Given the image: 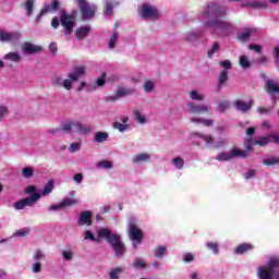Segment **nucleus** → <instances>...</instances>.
<instances>
[{
    "mask_svg": "<svg viewBox=\"0 0 279 279\" xmlns=\"http://www.w3.org/2000/svg\"><path fill=\"white\" fill-rule=\"evenodd\" d=\"M226 14H228V8L210 3L203 9L198 19L199 21H204V19H208V16H215V19L204 22V27H209L214 36H230L234 32V25H232L230 21L221 20Z\"/></svg>",
    "mask_w": 279,
    "mask_h": 279,
    "instance_id": "1",
    "label": "nucleus"
},
{
    "mask_svg": "<svg viewBox=\"0 0 279 279\" xmlns=\"http://www.w3.org/2000/svg\"><path fill=\"white\" fill-rule=\"evenodd\" d=\"M97 235L99 239H105L109 245H111L113 254L117 258H123L125 256V243L121 241V235L119 233L112 232L108 228H100L97 230Z\"/></svg>",
    "mask_w": 279,
    "mask_h": 279,
    "instance_id": "2",
    "label": "nucleus"
},
{
    "mask_svg": "<svg viewBox=\"0 0 279 279\" xmlns=\"http://www.w3.org/2000/svg\"><path fill=\"white\" fill-rule=\"evenodd\" d=\"M86 75V66L78 65L75 66L72 72H70L66 78H62L61 76H54L52 78V85L57 88H64V90H73V84L78 82L81 77H85Z\"/></svg>",
    "mask_w": 279,
    "mask_h": 279,
    "instance_id": "3",
    "label": "nucleus"
},
{
    "mask_svg": "<svg viewBox=\"0 0 279 279\" xmlns=\"http://www.w3.org/2000/svg\"><path fill=\"white\" fill-rule=\"evenodd\" d=\"M258 279H279V256H270L266 265L257 268Z\"/></svg>",
    "mask_w": 279,
    "mask_h": 279,
    "instance_id": "4",
    "label": "nucleus"
},
{
    "mask_svg": "<svg viewBox=\"0 0 279 279\" xmlns=\"http://www.w3.org/2000/svg\"><path fill=\"white\" fill-rule=\"evenodd\" d=\"M138 14L147 21H158L162 16L160 10L150 3H143L138 8Z\"/></svg>",
    "mask_w": 279,
    "mask_h": 279,
    "instance_id": "5",
    "label": "nucleus"
},
{
    "mask_svg": "<svg viewBox=\"0 0 279 279\" xmlns=\"http://www.w3.org/2000/svg\"><path fill=\"white\" fill-rule=\"evenodd\" d=\"M129 239L133 241L134 250L138 248V245L143 243V230L138 228L136 221L130 220L128 223Z\"/></svg>",
    "mask_w": 279,
    "mask_h": 279,
    "instance_id": "6",
    "label": "nucleus"
},
{
    "mask_svg": "<svg viewBox=\"0 0 279 279\" xmlns=\"http://www.w3.org/2000/svg\"><path fill=\"white\" fill-rule=\"evenodd\" d=\"M250 153L247 150H241L238 147H233L230 151H223L216 156V160L218 162H228L230 160H234V158H247Z\"/></svg>",
    "mask_w": 279,
    "mask_h": 279,
    "instance_id": "7",
    "label": "nucleus"
},
{
    "mask_svg": "<svg viewBox=\"0 0 279 279\" xmlns=\"http://www.w3.org/2000/svg\"><path fill=\"white\" fill-rule=\"evenodd\" d=\"M33 262L31 264V271L32 274H40L43 271V262L47 258V253L43 248H36L33 252Z\"/></svg>",
    "mask_w": 279,
    "mask_h": 279,
    "instance_id": "8",
    "label": "nucleus"
},
{
    "mask_svg": "<svg viewBox=\"0 0 279 279\" xmlns=\"http://www.w3.org/2000/svg\"><path fill=\"white\" fill-rule=\"evenodd\" d=\"M190 138L194 141V145H202L203 143L207 149L215 145V136L198 131L192 132Z\"/></svg>",
    "mask_w": 279,
    "mask_h": 279,
    "instance_id": "9",
    "label": "nucleus"
},
{
    "mask_svg": "<svg viewBox=\"0 0 279 279\" xmlns=\"http://www.w3.org/2000/svg\"><path fill=\"white\" fill-rule=\"evenodd\" d=\"M60 23L63 26V29L65 32V36H71V34H73V29L75 28V25H77V22L75 20V15L74 14H69L66 12L61 13Z\"/></svg>",
    "mask_w": 279,
    "mask_h": 279,
    "instance_id": "10",
    "label": "nucleus"
},
{
    "mask_svg": "<svg viewBox=\"0 0 279 279\" xmlns=\"http://www.w3.org/2000/svg\"><path fill=\"white\" fill-rule=\"evenodd\" d=\"M21 40V33L9 32L0 29V43H8L9 45H16Z\"/></svg>",
    "mask_w": 279,
    "mask_h": 279,
    "instance_id": "11",
    "label": "nucleus"
},
{
    "mask_svg": "<svg viewBox=\"0 0 279 279\" xmlns=\"http://www.w3.org/2000/svg\"><path fill=\"white\" fill-rule=\"evenodd\" d=\"M78 8L84 19H93V16H95V12H97V5L89 4L86 0H78Z\"/></svg>",
    "mask_w": 279,
    "mask_h": 279,
    "instance_id": "12",
    "label": "nucleus"
},
{
    "mask_svg": "<svg viewBox=\"0 0 279 279\" xmlns=\"http://www.w3.org/2000/svg\"><path fill=\"white\" fill-rule=\"evenodd\" d=\"M187 112L190 114H210V106L197 105L193 101L187 102Z\"/></svg>",
    "mask_w": 279,
    "mask_h": 279,
    "instance_id": "13",
    "label": "nucleus"
},
{
    "mask_svg": "<svg viewBox=\"0 0 279 279\" xmlns=\"http://www.w3.org/2000/svg\"><path fill=\"white\" fill-rule=\"evenodd\" d=\"M242 8H253L254 10H267L269 2L265 0H246L241 3Z\"/></svg>",
    "mask_w": 279,
    "mask_h": 279,
    "instance_id": "14",
    "label": "nucleus"
},
{
    "mask_svg": "<svg viewBox=\"0 0 279 279\" xmlns=\"http://www.w3.org/2000/svg\"><path fill=\"white\" fill-rule=\"evenodd\" d=\"M21 49L24 56H34L35 53H40V51H43V48L39 45L29 41L22 44Z\"/></svg>",
    "mask_w": 279,
    "mask_h": 279,
    "instance_id": "15",
    "label": "nucleus"
},
{
    "mask_svg": "<svg viewBox=\"0 0 279 279\" xmlns=\"http://www.w3.org/2000/svg\"><path fill=\"white\" fill-rule=\"evenodd\" d=\"M133 118L138 125H147V123H149V116L145 113L143 108L133 109Z\"/></svg>",
    "mask_w": 279,
    "mask_h": 279,
    "instance_id": "16",
    "label": "nucleus"
},
{
    "mask_svg": "<svg viewBox=\"0 0 279 279\" xmlns=\"http://www.w3.org/2000/svg\"><path fill=\"white\" fill-rule=\"evenodd\" d=\"M38 202V196L31 195L26 198H23L14 204L15 210H24L27 206H34Z\"/></svg>",
    "mask_w": 279,
    "mask_h": 279,
    "instance_id": "17",
    "label": "nucleus"
},
{
    "mask_svg": "<svg viewBox=\"0 0 279 279\" xmlns=\"http://www.w3.org/2000/svg\"><path fill=\"white\" fill-rule=\"evenodd\" d=\"M53 189H56V183L53 182V180H50V181H48V182L44 185V187H43V190L39 192V194H35V195H33V196H34V197L37 196V202H38V199H40V197H47V196L51 195V193H53Z\"/></svg>",
    "mask_w": 279,
    "mask_h": 279,
    "instance_id": "18",
    "label": "nucleus"
},
{
    "mask_svg": "<svg viewBox=\"0 0 279 279\" xmlns=\"http://www.w3.org/2000/svg\"><path fill=\"white\" fill-rule=\"evenodd\" d=\"M190 121L194 123V125H204V128H213L215 125L214 119H206L198 116H193Z\"/></svg>",
    "mask_w": 279,
    "mask_h": 279,
    "instance_id": "19",
    "label": "nucleus"
},
{
    "mask_svg": "<svg viewBox=\"0 0 279 279\" xmlns=\"http://www.w3.org/2000/svg\"><path fill=\"white\" fill-rule=\"evenodd\" d=\"M58 8H60V2H58V0H53L51 2V5L45 4L37 16V21H40V19H43V16H45V14H47L49 12H56V10H58Z\"/></svg>",
    "mask_w": 279,
    "mask_h": 279,
    "instance_id": "20",
    "label": "nucleus"
},
{
    "mask_svg": "<svg viewBox=\"0 0 279 279\" xmlns=\"http://www.w3.org/2000/svg\"><path fill=\"white\" fill-rule=\"evenodd\" d=\"M151 160V154L140 153L132 158L133 165H144V162H149Z\"/></svg>",
    "mask_w": 279,
    "mask_h": 279,
    "instance_id": "21",
    "label": "nucleus"
},
{
    "mask_svg": "<svg viewBox=\"0 0 279 279\" xmlns=\"http://www.w3.org/2000/svg\"><path fill=\"white\" fill-rule=\"evenodd\" d=\"M256 132V129L254 128H248L246 129V136L244 138V146L246 151H252V142H254V138H252L254 136Z\"/></svg>",
    "mask_w": 279,
    "mask_h": 279,
    "instance_id": "22",
    "label": "nucleus"
},
{
    "mask_svg": "<svg viewBox=\"0 0 279 279\" xmlns=\"http://www.w3.org/2000/svg\"><path fill=\"white\" fill-rule=\"evenodd\" d=\"M3 60H5L7 62H13L14 64H19V62H22L23 56H21V52L19 51H11L3 57Z\"/></svg>",
    "mask_w": 279,
    "mask_h": 279,
    "instance_id": "23",
    "label": "nucleus"
},
{
    "mask_svg": "<svg viewBox=\"0 0 279 279\" xmlns=\"http://www.w3.org/2000/svg\"><path fill=\"white\" fill-rule=\"evenodd\" d=\"M93 129L88 125H84L82 122L74 121V134H90Z\"/></svg>",
    "mask_w": 279,
    "mask_h": 279,
    "instance_id": "24",
    "label": "nucleus"
},
{
    "mask_svg": "<svg viewBox=\"0 0 279 279\" xmlns=\"http://www.w3.org/2000/svg\"><path fill=\"white\" fill-rule=\"evenodd\" d=\"M253 104L254 102L252 100L248 102H245L243 100H235L233 106L240 112H247L248 110L252 109Z\"/></svg>",
    "mask_w": 279,
    "mask_h": 279,
    "instance_id": "25",
    "label": "nucleus"
},
{
    "mask_svg": "<svg viewBox=\"0 0 279 279\" xmlns=\"http://www.w3.org/2000/svg\"><path fill=\"white\" fill-rule=\"evenodd\" d=\"M156 80H146L143 84V90L146 93V95H153V93H156Z\"/></svg>",
    "mask_w": 279,
    "mask_h": 279,
    "instance_id": "26",
    "label": "nucleus"
},
{
    "mask_svg": "<svg viewBox=\"0 0 279 279\" xmlns=\"http://www.w3.org/2000/svg\"><path fill=\"white\" fill-rule=\"evenodd\" d=\"M35 5H36V0H25L22 3V8L25 11L26 16H32V14H34Z\"/></svg>",
    "mask_w": 279,
    "mask_h": 279,
    "instance_id": "27",
    "label": "nucleus"
},
{
    "mask_svg": "<svg viewBox=\"0 0 279 279\" xmlns=\"http://www.w3.org/2000/svg\"><path fill=\"white\" fill-rule=\"evenodd\" d=\"M171 165L177 171H182L186 165V161L181 156H177L171 159Z\"/></svg>",
    "mask_w": 279,
    "mask_h": 279,
    "instance_id": "28",
    "label": "nucleus"
},
{
    "mask_svg": "<svg viewBox=\"0 0 279 279\" xmlns=\"http://www.w3.org/2000/svg\"><path fill=\"white\" fill-rule=\"evenodd\" d=\"M78 226H92L93 221L90 220V211H83L78 217Z\"/></svg>",
    "mask_w": 279,
    "mask_h": 279,
    "instance_id": "29",
    "label": "nucleus"
},
{
    "mask_svg": "<svg viewBox=\"0 0 279 279\" xmlns=\"http://www.w3.org/2000/svg\"><path fill=\"white\" fill-rule=\"evenodd\" d=\"M254 34H256V28H246L244 32L239 34L238 38L239 40H242V43H245V40H250Z\"/></svg>",
    "mask_w": 279,
    "mask_h": 279,
    "instance_id": "30",
    "label": "nucleus"
},
{
    "mask_svg": "<svg viewBox=\"0 0 279 279\" xmlns=\"http://www.w3.org/2000/svg\"><path fill=\"white\" fill-rule=\"evenodd\" d=\"M189 97L192 101H204L206 99V95L197 89L191 90Z\"/></svg>",
    "mask_w": 279,
    "mask_h": 279,
    "instance_id": "31",
    "label": "nucleus"
},
{
    "mask_svg": "<svg viewBox=\"0 0 279 279\" xmlns=\"http://www.w3.org/2000/svg\"><path fill=\"white\" fill-rule=\"evenodd\" d=\"M123 271H125V267L118 266V267L111 268L108 275L109 279H120L121 274H123Z\"/></svg>",
    "mask_w": 279,
    "mask_h": 279,
    "instance_id": "32",
    "label": "nucleus"
},
{
    "mask_svg": "<svg viewBox=\"0 0 279 279\" xmlns=\"http://www.w3.org/2000/svg\"><path fill=\"white\" fill-rule=\"evenodd\" d=\"M199 38V33L195 31H190L184 33L183 40L186 43H195Z\"/></svg>",
    "mask_w": 279,
    "mask_h": 279,
    "instance_id": "33",
    "label": "nucleus"
},
{
    "mask_svg": "<svg viewBox=\"0 0 279 279\" xmlns=\"http://www.w3.org/2000/svg\"><path fill=\"white\" fill-rule=\"evenodd\" d=\"M251 250H254V245L250 243H242L235 247L234 254H245L246 252H251Z\"/></svg>",
    "mask_w": 279,
    "mask_h": 279,
    "instance_id": "34",
    "label": "nucleus"
},
{
    "mask_svg": "<svg viewBox=\"0 0 279 279\" xmlns=\"http://www.w3.org/2000/svg\"><path fill=\"white\" fill-rule=\"evenodd\" d=\"M239 64L244 71H247V69H252V61H250V58L245 54L240 56Z\"/></svg>",
    "mask_w": 279,
    "mask_h": 279,
    "instance_id": "35",
    "label": "nucleus"
},
{
    "mask_svg": "<svg viewBox=\"0 0 279 279\" xmlns=\"http://www.w3.org/2000/svg\"><path fill=\"white\" fill-rule=\"evenodd\" d=\"M114 167V163L110 160H100L96 163V169H104L105 171H110Z\"/></svg>",
    "mask_w": 279,
    "mask_h": 279,
    "instance_id": "36",
    "label": "nucleus"
},
{
    "mask_svg": "<svg viewBox=\"0 0 279 279\" xmlns=\"http://www.w3.org/2000/svg\"><path fill=\"white\" fill-rule=\"evenodd\" d=\"M269 143H271L269 140V135L260 137L259 140H254L253 142H251V151H252V147L256 145H258L259 147H265V145H269Z\"/></svg>",
    "mask_w": 279,
    "mask_h": 279,
    "instance_id": "37",
    "label": "nucleus"
},
{
    "mask_svg": "<svg viewBox=\"0 0 279 279\" xmlns=\"http://www.w3.org/2000/svg\"><path fill=\"white\" fill-rule=\"evenodd\" d=\"M87 34H90V26H82L75 32V36L78 38V40L86 38Z\"/></svg>",
    "mask_w": 279,
    "mask_h": 279,
    "instance_id": "38",
    "label": "nucleus"
},
{
    "mask_svg": "<svg viewBox=\"0 0 279 279\" xmlns=\"http://www.w3.org/2000/svg\"><path fill=\"white\" fill-rule=\"evenodd\" d=\"M116 95L117 97H130V95H134V88L119 87Z\"/></svg>",
    "mask_w": 279,
    "mask_h": 279,
    "instance_id": "39",
    "label": "nucleus"
},
{
    "mask_svg": "<svg viewBox=\"0 0 279 279\" xmlns=\"http://www.w3.org/2000/svg\"><path fill=\"white\" fill-rule=\"evenodd\" d=\"M228 82V71L221 70L218 76V88H223Z\"/></svg>",
    "mask_w": 279,
    "mask_h": 279,
    "instance_id": "40",
    "label": "nucleus"
},
{
    "mask_svg": "<svg viewBox=\"0 0 279 279\" xmlns=\"http://www.w3.org/2000/svg\"><path fill=\"white\" fill-rule=\"evenodd\" d=\"M61 256H62L63 260L71 263V260H73V258H75V253L71 248H65L61 252Z\"/></svg>",
    "mask_w": 279,
    "mask_h": 279,
    "instance_id": "41",
    "label": "nucleus"
},
{
    "mask_svg": "<svg viewBox=\"0 0 279 279\" xmlns=\"http://www.w3.org/2000/svg\"><path fill=\"white\" fill-rule=\"evenodd\" d=\"M113 130H118L121 134L128 132L130 130V124H123L122 122L116 121L112 123Z\"/></svg>",
    "mask_w": 279,
    "mask_h": 279,
    "instance_id": "42",
    "label": "nucleus"
},
{
    "mask_svg": "<svg viewBox=\"0 0 279 279\" xmlns=\"http://www.w3.org/2000/svg\"><path fill=\"white\" fill-rule=\"evenodd\" d=\"M108 132H96L94 135L95 143H106L108 141Z\"/></svg>",
    "mask_w": 279,
    "mask_h": 279,
    "instance_id": "43",
    "label": "nucleus"
},
{
    "mask_svg": "<svg viewBox=\"0 0 279 279\" xmlns=\"http://www.w3.org/2000/svg\"><path fill=\"white\" fill-rule=\"evenodd\" d=\"M75 121H69L61 125V130L66 134H74Z\"/></svg>",
    "mask_w": 279,
    "mask_h": 279,
    "instance_id": "44",
    "label": "nucleus"
},
{
    "mask_svg": "<svg viewBox=\"0 0 279 279\" xmlns=\"http://www.w3.org/2000/svg\"><path fill=\"white\" fill-rule=\"evenodd\" d=\"M221 49V44L219 41H215L209 50L207 51L208 58H214L215 53H218V51Z\"/></svg>",
    "mask_w": 279,
    "mask_h": 279,
    "instance_id": "45",
    "label": "nucleus"
},
{
    "mask_svg": "<svg viewBox=\"0 0 279 279\" xmlns=\"http://www.w3.org/2000/svg\"><path fill=\"white\" fill-rule=\"evenodd\" d=\"M117 43H119V33L113 32L109 37L108 48L114 49V47H117Z\"/></svg>",
    "mask_w": 279,
    "mask_h": 279,
    "instance_id": "46",
    "label": "nucleus"
},
{
    "mask_svg": "<svg viewBox=\"0 0 279 279\" xmlns=\"http://www.w3.org/2000/svg\"><path fill=\"white\" fill-rule=\"evenodd\" d=\"M206 247L207 250H210V252H213V254H215V256H217V254H219V243L218 242H206Z\"/></svg>",
    "mask_w": 279,
    "mask_h": 279,
    "instance_id": "47",
    "label": "nucleus"
},
{
    "mask_svg": "<svg viewBox=\"0 0 279 279\" xmlns=\"http://www.w3.org/2000/svg\"><path fill=\"white\" fill-rule=\"evenodd\" d=\"M263 165L266 167H276L279 165V157H268L263 160Z\"/></svg>",
    "mask_w": 279,
    "mask_h": 279,
    "instance_id": "48",
    "label": "nucleus"
},
{
    "mask_svg": "<svg viewBox=\"0 0 279 279\" xmlns=\"http://www.w3.org/2000/svg\"><path fill=\"white\" fill-rule=\"evenodd\" d=\"M114 8V2L112 0L105 1V16H112V10Z\"/></svg>",
    "mask_w": 279,
    "mask_h": 279,
    "instance_id": "49",
    "label": "nucleus"
},
{
    "mask_svg": "<svg viewBox=\"0 0 279 279\" xmlns=\"http://www.w3.org/2000/svg\"><path fill=\"white\" fill-rule=\"evenodd\" d=\"M8 114H10V107H8L7 105L0 104V123L2 121H5V117H8Z\"/></svg>",
    "mask_w": 279,
    "mask_h": 279,
    "instance_id": "50",
    "label": "nucleus"
},
{
    "mask_svg": "<svg viewBox=\"0 0 279 279\" xmlns=\"http://www.w3.org/2000/svg\"><path fill=\"white\" fill-rule=\"evenodd\" d=\"M134 269H145L147 267V262L145 259L135 258L132 263Z\"/></svg>",
    "mask_w": 279,
    "mask_h": 279,
    "instance_id": "51",
    "label": "nucleus"
},
{
    "mask_svg": "<svg viewBox=\"0 0 279 279\" xmlns=\"http://www.w3.org/2000/svg\"><path fill=\"white\" fill-rule=\"evenodd\" d=\"M22 177H24L25 180H29V179L34 178V168H32V167H24L22 169Z\"/></svg>",
    "mask_w": 279,
    "mask_h": 279,
    "instance_id": "52",
    "label": "nucleus"
},
{
    "mask_svg": "<svg viewBox=\"0 0 279 279\" xmlns=\"http://www.w3.org/2000/svg\"><path fill=\"white\" fill-rule=\"evenodd\" d=\"M101 238H99V235H98V238L97 236H95V234L93 233V232H90V230H86L85 232H84V240L85 241H94V242H96V243H99V240H100Z\"/></svg>",
    "mask_w": 279,
    "mask_h": 279,
    "instance_id": "53",
    "label": "nucleus"
},
{
    "mask_svg": "<svg viewBox=\"0 0 279 279\" xmlns=\"http://www.w3.org/2000/svg\"><path fill=\"white\" fill-rule=\"evenodd\" d=\"M229 108H230V101L221 100L218 102V106H217L218 112L223 113V112H226V110H229Z\"/></svg>",
    "mask_w": 279,
    "mask_h": 279,
    "instance_id": "54",
    "label": "nucleus"
},
{
    "mask_svg": "<svg viewBox=\"0 0 279 279\" xmlns=\"http://www.w3.org/2000/svg\"><path fill=\"white\" fill-rule=\"evenodd\" d=\"M258 171L256 169H248L243 173V179L244 180H254L256 178V174Z\"/></svg>",
    "mask_w": 279,
    "mask_h": 279,
    "instance_id": "55",
    "label": "nucleus"
},
{
    "mask_svg": "<svg viewBox=\"0 0 279 279\" xmlns=\"http://www.w3.org/2000/svg\"><path fill=\"white\" fill-rule=\"evenodd\" d=\"M166 252H167V247H165V246H157L154 250V255L156 256V258H162L165 256Z\"/></svg>",
    "mask_w": 279,
    "mask_h": 279,
    "instance_id": "56",
    "label": "nucleus"
},
{
    "mask_svg": "<svg viewBox=\"0 0 279 279\" xmlns=\"http://www.w3.org/2000/svg\"><path fill=\"white\" fill-rule=\"evenodd\" d=\"M76 204H80V201L73 198H65L61 202V206H63V208L69 206H76Z\"/></svg>",
    "mask_w": 279,
    "mask_h": 279,
    "instance_id": "57",
    "label": "nucleus"
},
{
    "mask_svg": "<svg viewBox=\"0 0 279 279\" xmlns=\"http://www.w3.org/2000/svg\"><path fill=\"white\" fill-rule=\"evenodd\" d=\"M228 145V141L226 138H218L217 141L214 137V144L211 147L219 149L220 147H226Z\"/></svg>",
    "mask_w": 279,
    "mask_h": 279,
    "instance_id": "58",
    "label": "nucleus"
},
{
    "mask_svg": "<svg viewBox=\"0 0 279 279\" xmlns=\"http://www.w3.org/2000/svg\"><path fill=\"white\" fill-rule=\"evenodd\" d=\"M68 149H69L70 154H76V151H80V149H82V143L74 142V143L70 144Z\"/></svg>",
    "mask_w": 279,
    "mask_h": 279,
    "instance_id": "59",
    "label": "nucleus"
},
{
    "mask_svg": "<svg viewBox=\"0 0 279 279\" xmlns=\"http://www.w3.org/2000/svg\"><path fill=\"white\" fill-rule=\"evenodd\" d=\"M32 230L29 228H23L13 233V236H27Z\"/></svg>",
    "mask_w": 279,
    "mask_h": 279,
    "instance_id": "60",
    "label": "nucleus"
},
{
    "mask_svg": "<svg viewBox=\"0 0 279 279\" xmlns=\"http://www.w3.org/2000/svg\"><path fill=\"white\" fill-rule=\"evenodd\" d=\"M221 69H225V71H230V69H232V61L230 60H222L219 62Z\"/></svg>",
    "mask_w": 279,
    "mask_h": 279,
    "instance_id": "61",
    "label": "nucleus"
},
{
    "mask_svg": "<svg viewBox=\"0 0 279 279\" xmlns=\"http://www.w3.org/2000/svg\"><path fill=\"white\" fill-rule=\"evenodd\" d=\"M94 84L96 85L97 88H101V86H105L106 85V74H101V76L98 77Z\"/></svg>",
    "mask_w": 279,
    "mask_h": 279,
    "instance_id": "62",
    "label": "nucleus"
},
{
    "mask_svg": "<svg viewBox=\"0 0 279 279\" xmlns=\"http://www.w3.org/2000/svg\"><path fill=\"white\" fill-rule=\"evenodd\" d=\"M25 193L28 195H40V193H38V189L34 185L26 187Z\"/></svg>",
    "mask_w": 279,
    "mask_h": 279,
    "instance_id": "63",
    "label": "nucleus"
},
{
    "mask_svg": "<svg viewBox=\"0 0 279 279\" xmlns=\"http://www.w3.org/2000/svg\"><path fill=\"white\" fill-rule=\"evenodd\" d=\"M268 138L270 143H275L276 145H279V132L269 134Z\"/></svg>",
    "mask_w": 279,
    "mask_h": 279,
    "instance_id": "64",
    "label": "nucleus"
}]
</instances>
